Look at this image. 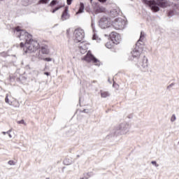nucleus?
Instances as JSON below:
<instances>
[{
  "label": "nucleus",
  "instance_id": "26",
  "mask_svg": "<svg viewBox=\"0 0 179 179\" xmlns=\"http://www.w3.org/2000/svg\"><path fill=\"white\" fill-rule=\"evenodd\" d=\"M5 101L7 104H9V98L8 96V94H6V98H5Z\"/></svg>",
  "mask_w": 179,
  "mask_h": 179
},
{
  "label": "nucleus",
  "instance_id": "17",
  "mask_svg": "<svg viewBox=\"0 0 179 179\" xmlns=\"http://www.w3.org/2000/svg\"><path fill=\"white\" fill-rule=\"evenodd\" d=\"M101 97L106 99V97H110V93L108 92H101Z\"/></svg>",
  "mask_w": 179,
  "mask_h": 179
},
{
  "label": "nucleus",
  "instance_id": "19",
  "mask_svg": "<svg viewBox=\"0 0 179 179\" xmlns=\"http://www.w3.org/2000/svg\"><path fill=\"white\" fill-rule=\"evenodd\" d=\"M59 1H58V0H52L50 3V6H55V5H57V3H59Z\"/></svg>",
  "mask_w": 179,
  "mask_h": 179
},
{
  "label": "nucleus",
  "instance_id": "20",
  "mask_svg": "<svg viewBox=\"0 0 179 179\" xmlns=\"http://www.w3.org/2000/svg\"><path fill=\"white\" fill-rule=\"evenodd\" d=\"M43 61H46V62H51V61H52V59L51 57H45V58L43 57Z\"/></svg>",
  "mask_w": 179,
  "mask_h": 179
},
{
  "label": "nucleus",
  "instance_id": "37",
  "mask_svg": "<svg viewBox=\"0 0 179 179\" xmlns=\"http://www.w3.org/2000/svg\"><path fill=\"white\" fill-rule=\"evenodd\" d=\"M90 3H92V2H93V0H90Z\"/></svg>",
  "mask_w": 179,
  "mask_h": 179
},
{
  "label": "nucleus",
  "instance_id": "31",
  "mask_svg": "<svg viewBox=\"0 0 179 179\" xmlns=\"http://www.w3.org/2000/svg\"><path fill=\"white\" fill-rule=\"evenodd\" d=\"M72 1H73V0H66L67 5H71L72 4Z\"/></svg>",
  "mask_w": 179,
  "mask_h": 179
},
{
  "label": "nucleus",
  "instance_id": "39",
  "mask_svg": "<svg viewBox=\"0 0 179 179\" xmlns=\"http://www.w3.org/2000/svg\"><path fill=\"white\" fill-rule=\"evenodd\" d=\"M77 157H80V155H77Z\"/></svg>",
  "mask_w": 179,
  "mask_h": 179
},
{
  "label": "nucleus",
  "instance_id": "24",
  "mask_svg": "<svg viewBox=\"0 0 179 179\" xmlns=\"http://www.w3.org/2000/svg\"><path fill=\"white\" fill-rule=\"evenodd\" d=\"M8 164L10 166H15V162L13 160H10L8 162Z\"/></svg>",
  "mask_w": 179,
  "mask_h": 179
},
{
  "label": "nucleus",
  "instance_id": "22",
  "mask_svg": "<svg viewBox=\"0 0 179 179\" xmlns=\"http://www.w3.org/2000/svg\"><path fill=\"white\" fill-rule=\"evenodd\" d=\"M173 15H174V11H173V10L169 11V13H168L169 17H171V16H173Z\"/></svg>",
  "mask_w": 179,
  "mask_h": 179
},
{
  "label": "nucleus",
  "instance_id": "18",
  "mask_svg": "<svg viewBox=\"0 0 179 179\" xmlns=\"http://www.w3.org/2000/svg\"><path fill=\"white\" fill-rule=\"evenodd\" d=\"M49 2H50V0H39L38 1V5L47 4Z\"/></svg>",
  "mask_w": 179,
  "mask_h": 179
},
{
  "label": "nucleus",
  "instance_id": "35",
  "mask_svg": "<svg viewBox=\"0 0 179 179\" xmlns=\"http://www.w3.org/2000/svg\"><path fill=\"white\" fill-rule=\"evenodd\" d=\"M25 68H26V69H30L29 64L26 65V66H25Z\"/></svg>",
  "mask_w": 179,
  "mask_h": 179
},
{
  "label": "nucleus",
  "instance_id": "10",
  "mask_svg": "<svg viewBox=\"0 0 179 179\" xmlns=\"http://www.w3.org/2000/svg\"><path fill=\"white\" fill-rule=\"evenodd\" d=\"M68 9L69 7L66 6L64 8V10L62 12V16H61V20L64 22L65 20H68L69 17H71V15H69V13H68Z\"/></svg>",
  "mask_w": 179,
  "mask_h": 179
},
{
  "label": "nucleus",
  "instance_id": "30",
  "mask_svg": "<svg viewBox=\"0 0 179 179\" xmlns=\"http://www.w3.org/2000/svg\"><path fill=\"white\" fill-rule=\"evenodd\" d=\"M106 48H111V44H110V43H107L106 44Z\"/></svg>",
  "mask_w": 179,
  "mask_h": 179
},
{
  "label": "nucleus",
  "instance_id": "11",
  "mask_svg": "<svg viewBox=\"0 0 179 179\" xmlns=\"http://www.w3.org/2000/svg\"><path fill=\"white\" fill-rule=\"evenodd\" d=\"M112 37V41L114 44H120V41H121V35L117 33H113Z\"/></svg>",
  "mask_w": 179,
  "mask_h": 179
},
{
  "label": "nucleus",
  "instance_id": "6",
  "mask_svg": "<svg viewBox=\"0 0 179 179\" xmlns=\"http://www.w3.org/2000/svg\"><path fill=\"white\" fill-rule=\"evenodd\" d=\"M75 43H82L85 38V31L81 28H78L74 31Z\"/></svg>",
  "mask_w": 179,
  "mask_h": 179
},
{
  "label": "nucleus",
  "instance_id": "13",
  "mask_svg": "<svg viewBox=\"0 0 179 179\" xmlns=\"http://www.w3.org/2000/svg\"><path fill=\"white\" fill-rule=\"evenodd\" d=\"M78 48L80 50L81 54H85L87 51L86 50H87V46L86 45V43L81 42L78 45Z\"/></svg>",
  "mask_w": 179,
  "mask_h": 179
},
{
  "label": "nucleus",
  "instance_id": "21",
  "mask_svg": "<svg viewBox=\"0 0 179 179\" xmlns=\"http://www.w3.org/2000/svg\"><path fill=\"white\" fill-rule=\"evenodd\" d=\"M176 120H177V117H176V115L175 114L172 115V116L171 117V122H174V121H176Z\"/></svg>",
  "mask_w": 179,
  "mask_h": 179
},
{
  "label": "nucleus",
  "instance_id": "7",
  "mask_svg": "<svg viewBox=\"0 0 179 179\" xmlns=\"http://www.w3.org/2000/svg\"><path fill=\"white\" fill-rule=\"evenodd\" d=\"M99 24L101 29H108V27H111L112 26L111 18L103 17L99 20Z\"/></svg>",
  "mask_w": 179,
  "mask_h": 179
},
{
  "label": "nucleus",
  "instance_id": "8",
  "mask_svg": "<svg viewBox=\"0 0 179 179\" xmlns=\"http://www.w3.org/2000/svg\"><path fill=\"white\" fill-rule=\"evenodd\" d=\"M84 60L87 61V62H94V64H96V65H99L97 64L98 62H100L97 58L94 57L91 52H88L87 55L84 57Z\"/></svg>",
  "mask_w": 179,
  "mask_h": 179
},
{
  "label": "nucleus",
  "instance_id": "36",
  "mask_svg": "<svg viewBox=\"0 0 179 179\" xmlns=\"http://www.w3.org/2000/svg\"><path fill=\"white\" fill-rule=\"evenodd\" d=\"M3 135H6V134H7L6 132L3 131Z\"/></svg>",
  "mask_w": 179,
  "mask_h": 179
},
{
  "label": "nucleus",
  "instance_id": "27",
  "mask_svg": "<svg viewBox=\"0 0 179 179\" xmlns=\"http://www.w3.org/2000/svg\"><path fill=\"white\" fill-rule=\"evenodd\" d=\"M80 113H85V114H87L89 113V109H84L83 110H80Z\"/></svg>",
  "mask_w": 179,
  "mask_h": 179
},
{
  "label": "nucleus",
  "instance_id": "3",
  "mask_svg": "<svg viewBox=\"0 0 179 179\" xmlns=\"http://www.w3.org/2000/svg\"><path fill=\"white\" fill-rule=\"evenodd\" d=\"M143 2L149 5L152 12H159L160 8L169 6V0H143Z\"/></svg>",
  "mask_w": 179,
  "mask_h": 179
},
{
  "label": "nucleus",
  "instance_id": "9",
  "mask_svg": "<svg viewBox=\"0 0 179 179\" xmlns=\"http://www.w3.org/2000/svg\"><path fill=\"white\" fill-rule=\"evenodd\" d=\"M94 12H95L96 15H98V13H103V12H106V8L99 6L98 3H95L94 6Z\"/></svg>",
  "mask_w": 179,
  "mask_h": 179
},
{
  "label": "nucleus",
  "instance_id": "2",
  "mask_svg": "<svg viewBox=\"0 0 179 179\" xmlns=\"http://www.w3.org/2000/svg\"><path fill=\"white\" fill-rule=\"evenodd\" d=\"M145 38V32L141 31L140 38L136 43V47L131 54L132 56V60L136 62L137 66L140 68L142 72H146L148 71V58L145 56H142L141 52L143 51V43L142 41ZM140 61V62H139Z\"/></svg>",
  "mask_w": 179,
  "mask_h": 179
},
{
  "label": "nucleus",
  "instance_id": "14",
  "mask_svg": "<svg viewBox=\"0 0 179 179\" xmlns=\"http://www.w3.org/2000/svg\"><path fill=\"white\" fill-rule=\"evenodd\" d=\"M120 15V8L112 9L110 12V17H117Z\"/></svg>",
  "mask_w": 179,
  "mask_h": 179
},
{
  "label": "nucleus",
  "instance_id": "32",
  "mask_svg": "<svg viewBox=\"0 0 179 179\" xmlns=\"http://www.w3.org/2000/svg\"><path fill=\"white\" fill-rule=\"evenodd\" d=\"M99 2H101V3H104L105 2H107V0H98Z\"/></svg>",
  "mask_w": 179,
  "mask_h": 179
},
{
  "label": "nucleus",
  "instance_id": "40",
  "mask_svg": "<svg viewBox=\"0 0 179 179\" xmlns=\"http://www.w3.org/2000/svg\"><path fill=\"white\" fill-rule=\"evenodd\" d=\"M0 1H3V0H0Z\"/></svg>",
  "mask_w": 179,
  "mask_h": 179
},
{
  "label": "nucleus",
  "instance_id": "16",
  "mask_svg": "<svg viewBox=\"0 0 179 179\" xmlns=\"http://www.w3.org/2000/svg\"><path fill=\"white\" fill-rule=\"evenodd\" d=\"M64 6H65V5L64 4L63 6H57L56 7H55L53 9H52L50 10V12H52V13H55L57 12V10H59V9H61V8H64Z\"/></svg>",
  "mask_w": 179,
  "mask_h": 179
},
{
  "label": "nucleus",
  "instance_id": "33",
  "mask_svg": "<svg viewBox=\"0 0 179 179\" xmlns=\"http://www.w3.org/2000/svg\"><path fill=\"white\" fill-rule=\"evenodd\" d=\"M66 162H67V159H65L64 161V164H66V166H69V164H71L70 163H67Z\"/></svg>",
  "mask_w": 179,
  "mask_h": 179
},
{
  "label": "nucleus",
  "instance_id": "1",
  "mask_svg": "<svg viewBox=\"0 0 179 179\" xmlns=\"http://www.w3.org/2000/svg\"><path fill=\"white\" fill-rule=\"evenodd\" d=\"M14 31H16L17 37L20 38V41H24L20 43V47L21 48H24V47L27 52H34V51H37L40 48L36 53V58L38 59H43V55H48L50 54L48 45H43L40 47L38 42L33 40L31 34L20 29V27H15Z\"/></svg>",
  "mask_w": 179,
  "mask_h": 179
},
{
  "label": "nucleus",
  "instance_id": "15",
  "mask_svg": "<svg viewBox=\"0 0 179 179\" xmlns=\"http://www.w3.org/2000/svg\"><path fill=\"white\" fill-rule=\"evenodd\" d=\"M84 11H85V3L81 2L80 3V7L78 12L76 13V15H78V13H83Z\"/></svg>",
  "mask_w": 179,
  "mask_h": 179
},
{
  "label": "nucleus",
  "instance_id": "28",
  "mask_svg": "<svg viewBox=\"0 0 179 179\" xmlns=\"http://www.w3.org/2000/svg\"><path fill=\"white\" fill-rule=\"evenodd\" d=\"M17 124H24V120H21L20 121H17Z\"/></svg>",
  "mask_w": 179,
  "mask_h": 179
},
{
  "label": "nucleus",
  "instance_id": "38",
  "mask_svg": "<svg viewBox=\"0 0 179 179\" xmlns=\"http://www.w3.org/2000/svg\"><path fill=\"white\" fill-rule=\"evenodd\" d=\"M96 81H94H94H93V83H96Z\"/></svg>",
  "mask_w": 179,
  "mask_h": 179
},
{
  "label": "nucleus",
  "instance_id": "23",
  "mask_svg": "<svg viewBox=\"0 0 179 179\" xmlns=\"http://www.w3.org/2000/svg\"><path fill=\"white\" fill-rule=\"evenodd\" d=\"M151 164H153L155 167H159V164L156 161H152Z\"/></svg>",
  "mask_w": 179,
  "mask_h": 179
},
{
  "label": "nucleus",
  "instance_id": "5",
  "mask_svg": "<svg viewBox=\"0 0 179 179\" xmlns=\"http://www.w3.org/2000/svg\"><path fill=\"white\" fill-rule=\"evenodd\" d=\"M126 24L127 22L125 20L121 17L116 18L112 21V26L115 30H122V29H124Z\"/></svg>",
  "mask_w": 179,
  "mask_h": 179
},
{
  "label": "nucleus",
  "instance_id": "29",
  "mask_svg": "<svg viewBox=\"0 0 179 179\" xmlns=\"http://www.w3.org/2000/svg\"><path fill=\"white\" fill-rule=\"evenodd\" d=\"M11 131H12V130H8V131H6V134H8L9 138H12V135L10 134Z\"/></svg>",
  "mask_w": 179,
  "mask_h": 179
},
{
  "label": "nucleus",
  "instance_id": "12",
  "mask_svg": "<svg viewBox=\"0 0 179 179\" xmlns=\"http://www.w3.org/2000/svg\"><path fill=\"white\" fill-rule=\"evenodd\" d=\"M91 27L94 33L92 36V40H97V38H99V36H97V34H96V28L94 27V20H93V17H91Z\"/></svg>",
  "mask_w": 179,
  "mask_h": 179
},
{
  "label": "nucleus",
  "instance_id": "25",
  "mask_svg": "<svg viewBox=\"0 0 179 179\" xmlns=\"http://www.w3.org/2000/svg\"><path fill=\"white\" fill-rule=\"evenodd\" d=\"M174 85H175V83H172L171 85H169L167 86L166 89H167L168 90H170V88H171V87H173V86H174Z\"/></svg>",
  "mask_w": 179,
  "mask_h": 179
},
{
  "label": "nucleus",
  "instance_id": "34",
  "mask_svg": "<svg viewBox=\"0 0 179 179\" xmlns=\"http://www.w3.org/2000/svg\"><path fill=\"white\" fill-rule=\"evenodd\" d=\"M44 75H46V76H50V72L46 71L44 73Z\"/></svg>",
  "mask_w": 179,
  "mask_h": 179
},
{
  "label": "nucleus",
  "instance_id": "4",
  "mask_svg": "<svg viewBox=\"0 0 179 179\" xmlns=\"http://www.w3.org/2000/svg\"><path fill=\"white\" fill-rule=\"evenodd\" d=\"M129 128H131L129 124L127 122L121 123L117 127L115 128L112 131L110 136H118L120 135H125V134H127V132L129 131Z\"/></svg>",
  "mask_w": 179,
  "mask_h": 179
}]
</instances>
